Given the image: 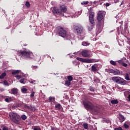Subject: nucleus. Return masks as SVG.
I'll list each match as a JSON object with an SVG mask.
<instances>
[{
    "instance_id": "bb28decb",
    "label": "nucleus",
    "mask_w": 130,
    "mask_h": 130,
    "mask_svg": "<svg viewBox=\"0 0 130 130\" xmlns=\"http://www.w3.org/2000/svg\"><path fill=\"white\" fill-rule=\"evenodd\" d=\"M12 100V98H6L5 99V101L6 102H7V103H10V102H11Z\"/></svg>"
},
{
    "instance_id": "ea45409f",
    "label": "nucleus",
    "mask_w": 130,
    "mask_h": 130,
    "mask_svg": "<svg viewBox=\"0 0 130 130\" xmlns=\"http://www.w3.org/2000/svg\"><path fill=\"white\" fill-rule=\"evenodd\" d=\"M4 85H5V86H9V82H8L7 80H4Z\"/></svg>"
},
{
    "instance_id": "aec40b11",
    "label": "nucleus",
    "mask_w": 130,
    "mask_h": 130,
    "mask_svg": "<svg viewBox=\"0 0 130 130\" xmlns=\"http://www.w3.org/2000/svg\"><path fill=\"white\" fill-rule=\"evenodd\" d=\"M60 9H61V11L63 13H66V12L68 11V9H67L66 7H61Z\"/></svg>"
},
{
    "instance_id": "680f3d73",
    "label": "nucleus",
    "mask_w": 130,
    "mask_h": 130,
    "mask_svg": "<svg viewBox=\"0 0 130 130\" xmlns=\"http://www.w3.org/2000/svg\"><path fill=\"white\" fill-rule=\"evenodd\" d=\"M27 45H27V44H23L24 46H27Z\"/></svg>"
},
{
    "instance_id": "e433bc0d",
    "label": "nucleus",
    "mask_w": 130,
    "mask_h": 130,
    "mask_svg": "<svg viewBox=\"0 0 130 130\" xmlns=\"http://www.w3.org/2000/svg\"><path fill=\"white\" fill-rule=\"evenodd\" d=\"M25 6L27 7V8H30L31 5L30 4V3H29V2L26 1L25 3Z\"/></svg>"
},
{
    "instance_id": "864d4df0",
    "label": "nucleus",
    "mask_w": 130,
    "mask_h": 130,
    "mask_svg": "<svg viewBox=\"0 0 130 130\" xmlns=\"http://www.w3.org/2000/svg\"><path fill=\"white\" fill-rule=\"evenodd\" d=\"M127 98L128 99V101H130V92L129 93Z\"/></svg>"
},
{
    "instance_id": "b1692460",
    "label": "nucleus",
    "mask_w": 130,
    "mask_h": 130,
    "mask_svg": "<svg viewBox=\"0 0 130 130\" xmlns=\"http://www.w3.org/2000/svg\"><path fill=\"white\" fill-rule=\"evenodd\" d=\"M125 79L126 80V81H129V74H128V73H126L125 74Z\"/></svg>"
},
{
    "instance_id": "9d476101",
    "label": "nucleus",
    "mask_w": 130,
    "mask_h": 130,
    "mask_svg": "<svg viewBox=\"0 0 130 130\" xmlns=\"http://www.w3.org/2000/svg\"><path fill=\"white\" fill-rule=\"evenodd\" d=\"M104 17H103V13L101 12H99L97 14V20L98 21H99V22H101L102 20H103Z\"/></svg>"
},
{
    "instance_id": "2f4dec72",
    "label": "nucleus",
    "mask_w": 130,
    "mask_h": 130,
    "mask_svg": "<svg viewBox=\"0 0 130 130\" xmlns=\"http://www.w3.org/2000/svg\"><path fill=\"white\" fill-rule=\"evenodd\" d=\"M34 130H41V128L39 126H35L33 128Z\"/></svg>"
},
{
    "instance_id": "052dcab7",
    "label": "nucleus",
    "mask_w": 130,
    "mask_h": 130,
    "mask_svg": "<svg viewBox=\"0 0 130 130\" xmlns=\"http://www.w3.org/2000/svg\"><path fill=\"white\" fill-rule=\"evenodd\" d=\"M5 96H4V95H1V98H4Z\"/></svg>"
},
{
    "instance_id": "9b49d317",
    "label": "nucleus",
    "mask_w": 130,
    "mask_h": 130,
    "mask_svg": "<svg viewBox=\"0 0 130 130\" xmlns=\"http://www.w3.org/2000/svg\"><path fill=\"white\" fill-rule=\"evenodd\" d=\"M98 67V64H94L92 65L91 67V71L94 72H97V71H98V70L97 69Z\"/></svg>"
},
{
    "instance_id": "393cba45",
    "label": "nucleus",
    "mask_w": 130,
    "mask_h": 130,
    "mask_svg": "<svg viewBox=\"0 0 130 130\" xmlns=\"http://www.w3.org/2000/svg\"><path fill=\"white\" fill-rule=\"evenodd\" d=\"M118 101L117 100H113L111 101L112 104H118Z\"/></svg>"
},
{
    "instance_id": "20e7f679",
    "label": "nucleus",
    "mask_w": 130,
    "mask_h": 130,
    "mask_svg": "<svg viewBox=\"0 0 130 130\" xmlns=\"http://www.w3.org/2000/svg\"><path fill=\"white\" fill-rule=\"evenodd\" d=\"M57 32L59 35V36H60L63 38H66L67 39H71V36H69L68 38L67 37V31H66L63 27H58Z\"/></svg>"
},
{
    "instance_id": "4be33fe9",
    "label": "nucleus",
    "mask_w": 130,
    "mask_h": 130,
    "mask_svg": "<svg viewBox=\"0 0 130 130\" xmlns=\"http://www.w3.org/2000/svg\"><path fill=\"white\" fill-rule=\"evenodd\" d=\"M119 116H120V120H121L122 122L124 121V116H123V115H122L121 114H119Z\"/></svg>"
},
{
    "instance_id": "f8f14e48",
    "label": "nucleus",
    "mask_w": 130,
    "mask_h": 130,
    "mask_svg": "<svg viewBox=\"0 0 130 130\" xmlns=\"http://www.w3.org/2000/svg\"><path fill=\"white\" fill-rule=\"evenodd\" d=\"M55 108L57 109V110H61L62 109V106H61V105L60 104H56L55 105Z\"/></svg>"
},
{
    "instance_id": "8fccbe9b",
    "label": "nucleus",
    "mask_w": 130,
    "mask_h": 130,
    "mask_svg": "<svg viewBox=\"0 0 130 130\" xmlns=\"http://www.w3.org/2000/svg\"><path fill=\"white\" fill-rule=\"evenodd\" d=\"M51 130H56V129H57V128H56V127H53V126H51Z\"/></svg>"
},
{
    "instance_id": "1a4fd4ad",
    "label": "nucleus",
    "mask_w": 130,
    "mask_h": 130,
    "mask_svg": "<svg viewBox=\"0 0 130 130\" xmlns=\"http://www.w3.org/2000/svg\"><path fill=\"white\" fill-rule=\"evenodd\" d=\"M81 55H82L83 57H90V51L84 50L81 52Z\"/></svg>"
},
{
    "instance_id": "cd10ccee",
    "label": "nucleus",
    "mask_w": 130,
    "mask_h": 130,
    "mask_svg": "<svg viewBox=\"0 0 130 130\" xmlns=\"http://www.w3.org/2000/svg\"><path fill=\"white\" fill-rule=\"evenodd\" d=\"M82 126L84 127V129H88V123H83L82 124Z\"/></svg>"
},
{
    "instance_id": "2eb2a0df",
    "label": "nucleus",
    "mask_w": 130,
    "mask_h": 130,
    "mask_svg": "<svg viewBox=\"0 0 130 130\" xmlns=\"http://www.w3.org/2000/svg\"><path fill=\"white\" fill-rule=\"evenodd\" d=\"M86 62V63H91L93 62L92 59H83V62Z\"/></svg>"
},
{
    "instance_id": "3c124183",
    "label": "nucleus",
    "mask_w": 130,
    "mask_h": 130,
    "mask_svg": "<svg viewBox=\"0 0 130 130\" xmlns=\"http://www.w3.org/2000/svg\"><path fill=\"white\" fill-rule=\"evenodd\" d=\"M110 73H111V74H114V70H113V69H111L110 71H109Z\"/></svg>"
},
{
    "instance_id": "39448f33",
    "label": "nucleus",
    "mask_w": 130,
    "mask_h": 130,
    "mask_svg": "<svg viewBox=\"0 0 130 130\" xmlns=\"http://www.w3.org/2000/svg\"><path fill=\"white\" fill-rule=\"evenodd\" d=\"M73 28L75 33H76L77 35H81L84 31V28L81 25H74Z\"/></svg>"
},
{
    "instance_id": "e2e57ef3",
    "label": "nucleus",
    "mask_w": 130,
    "mask_h": 130,
    "mask_svg": "<svg viewBox=\"0 0 130 130\" xmlns=\"http://www.w3.org/2000/svg\"><path fill=\"white\" fill-rule=\"evenodd\" d=\"M0 130H2V129L0 128Z\"/></svg>"
},
{
    "instance_id": "a19ab883",
    "label": "nucleus",
    "mask_w": 130,
    "mask_h": 130,
    "mask_svg": "<svg viewBox=\"0 0 130 130\" xmlns=\"http://www.w3.org/2000/svg\"><path fill=\"white\" fill-rule=\"evenodd\" d=\"M123 126H124V128H126V129H127V128H128V127H129V126L128 125L126 124V123H125L123 124Z\"/></svg>"
},
{
    "instance_id": "13d9d810",
    "label": "nucleus",
    "mask_w": 130,
    "mask_h": 130,
    "mask_svg": "<svg viewBox=\"0 0 130 130\" xmlns=\"http://www.w3.org/2000/svg\"><path fill=\"white\" fill-rule=\"evenodd\" d=\"M12 108H17L16 106H12Z\"/></svg>"
},
{
    "instance_id": "5fc2aeb1",
    "label": "nucleus",
    "mask_w": 130,
    "mask_h": 130,
    "mask_svg": "<svg viewBox=\"0 0 130 130\" xmlns=\"http://www.w3.org/2000/svg\"><path fill=\"white\" fill-rule=\"evenodd\" d=\"M31 84H35V81L32 80L31 81Z\"/></svg>"
},
{
    "instance_id": "a211bd4d",
    "label": "nucleus",
    "mask_w": 130,
    "mask_h": 130,
    "mask_svg": "<svg viewBox=\"0 0 130 130\" xmlns=\"http://www.w3.org/2000/svg\"><path fill=\"white\" fill-rule=\"evenodd\" d=\"M114 75L115 76H119V75H120V71H119L118 70H114Z\"/></svg>"
},
{
    "instance_id": "c85d7f7f",
    "label": "nucleus",
    "mask_w": 130,
    "mask_h": 130,
    "mask_svg": "<svg viewBox=\"0 0 130 130\" xmlns=\"http://www.w3.org/2000/svg\"><path fill=\"white\" fill-rule=\"evenodd\" d=\"M65 85L66 86H71V81L69 80L65 81Z\"/></svg>"
},
{
    "instance_id": "c03bdc74",
    "label": "nucleus",
    "mask_w": 130,
    "mask_h": 130,
    "mask_svg": "<svg viewBox=\"0 0 130 130\" xmlns=\"http://www.w3.org/2000/svg\"><path fill=\"white\" fill-rule=\"evenodd\" d=\"M34 95H35V92L32 91L30 96V97L33 98L34 96Z\"/></svg>"
},
{
    "instance_id": "bf43d9fd",
    "label": "nucleus",
    "mask_w": 130,
    "mask_h": 130,
    "mask_svg": "<svg viewBox=\"0 0 130 130\" xmlns=\"http://www.w3.org/2000/svg\"><path fill=\"white\" fill-rule=\"evenodd\" d=\"M121 24H123V21H121Z\"/></svg>"
},
{
    "instance_id": "6e6d98bb",
    "label": "nucleus",
    "mask_w": 130,
    "mask_h": 130,
    "mask_svg": "<svg viewBox=\"0 0 130 130\" xmlns=\"http://www.w3.org/2000/svg\"><path fill=\"white\" fill-rule=\"evenodd\" d=\"M98 3V2H97V1H94L93 2V4H94V5H96V4H97Z\"/></svg>"
},
{
    "instance_id": "7ed1b4c3",
    "label": "nucleus",
    "mask_w": 130,
    "mask_h": 130,
    "mask_svg": "<svg viewBox=\"0 0 130 130\" xmlns=\"http://www.w3.org/2000/svg\"><path fill=\"white\" fill-rule=\"evenodd\" d=\"M94 15H95V13L94 12L89 13V22L90 24H91V25L90 26H88L89 31H92V30H93V28L94 27V26L96 25V22H95V20H94Z\"/></svg>"
},
{
    "instance_id": "a878e982",
    "label": "nucleus",
    "mask_w": 130,
    "mask_h": 130,
    "mask_svg": "<svg viewBox=\"0 0 130 130\" xmlns=\"http://www.w3.org/2000/svg\"><path fill=\"white\" fill-rule=\"evenodd\" d=\"M82 45H83V46H88L90 45V43H89L87 42H83L82 43Z\"/></svg>"
},
{
    "instance_id": "f3484780",
    "label": "nucleus",
    "mask_w": 130,
    "mask_h": 130,
    "mask_svg": "<svg viewBox=\"0 0 130 130\" xmlns=\"http://www.w3.org/2000/svg\"><path fill=\"white\" fill-rule=\"evenodd\" d=\"M24 108H26V109H28V110H31V111H33V110L32 109V106H28L26 104H25L24 105Z\"/></svg>"
},
{
    "instance_id": "c9c22d12",
    "label": "nucleus",
    "mask_w": 130,
    "mask_h": 130,
    "mask_svg": "<svg viewBox=\"0 0 130 130\" xmlns=\"http://www.w3.org/2000/svg\"><path fill=\"white\" fill-rule=\"evenodd\" d=\"M20 83L21 84H25L26 82L25 81V78L21 79L19 80Z\"/></svg>"
},
{
    "instance_id": "f257e3e1",
    "label": "nucleus",
    "mask_w": 130,
    "mask_h": 130,
    "mask_svg": "<svg viewBox=\"0 0 130 130\" xmlns=\"http://www.w3.org/2000/svg\"><path fill=\"white\" fill-rule=\"evenodd\" d=\"M9 117H10L11 120L13 121L16 124H20V121L21 120V117L17 113H10Z\"/></svg>"
},
{
    "instance_id": "f03ea898",
    "label": "nucleus",
    "mask_w": 130,
    "mask_h": 130,
    "mask_svg": "<svg viewBox=\"0 0 130 130\" xmlns=\"http://www.w3.org/2000/svg\"><path fill=\"white\" fill-rule=\"evenodd\" d=\"M112 81L123 86L127 84V81L120 77L114 76L112 78Z\"/></svg>"
},
{
    "instance_id": "79ce46f5",
    "label": "nucleus",
    "mask_w": 130,
    "mask_h": 130,
    "mask_svg": "<svg viewBox=\"0 0 130 130\" xmlns=\"http://www.w3.org/2000/svg\"><path fill=\"white\" fill-rule=\"evenodd\" d=\"M89 4V2L88 1H84L82 3H81V5H88Z\"/></svg>"
},
{
    "instance_id": "4468645a",
    "label": "nucleus",
    "mask_w": 130,
    "mask_h": 130,
    "mask_svg": "<svg viewBox=\"0 0 130 130\" xmlns=\"http://www.w3.org/2000/svg\"><path fill=\"white\" fill-rule=\"evenodd\" d=\"M11 91L13 95H17V94H18V89L16 88L11 89Z\"/></svg>"
},
{
    "instance_id": "0eeeda50",
    "label": "nucleus",
    "mask_w": 130,
    "mask_h": 130,
    "mask_svg": "<svg viewBox=\"0 0 130 130\" xmlns=\"http://www.w3.org/2000/svg\"><path fill=\"white\" fill-rule=\"evenodd\" d=\"M19 55H20V56H22L23 57H24L25 58H28L30 57V56L31 54H32V53L27 51H20L18 53Z\"/></svg>"
},
{
    "instance_id": "09e8293b",
    "label": "nucleus",
    "mask_w": 130,
    "mask_h": 130,
    "mask_svg": "<svg viewBox=\"0 0 130 130\" xmlns=\"http://www.w3.org/2000/svg\"><path fill=\"white\" fill-rule=\"evenodd\" d=\"M22 104H18L16 105V108L17 107H20V106H22Z\"/></svg>"
},
{
    "instance_id": "c756f323",
    "label": "nucleus",
    "mask_w": 130,
    "mask_h": 130,
    "mask_svg": "<svg viewBox=\"0 0 130 130\" xmlns=\"http://www.w3.org/2000/svg\"><path fill=\"white\" fill-rule=\"evenodd\" d=\"M89 90L91 91V92H95V88L92 86H89Z\"/></svg>"
},
{
    "instance_id": "6e6552de",
    "label": "nucleus",
    "mask_w": 130,
    "mask_h": 130,
    "mask_svg": "<svg viewBox=\"0 0 130 130\" xmlns=\"http://www.w3.org/2000/svg\"><path fill=\"white\" fill-rule=\"evenodd\" d=\"M119 64L121 66H122V67H124V68H126L127 67V64L125 63V62H127V60H126V58L123 57L121 60H119L117 61Z\"/></svg>"
},
{
    "instance_id": "a18cd8bd",
    "label": "nucleus",
    "mask_w": 130,
    "mask_h": 130,
    "mask_svg": "<svg viewBox=\"0 0 130 130\" xmlns=\"http://www.w3.org/2000/svg\"><path fill=\"white\" fill-rule=\"evenodd\" d=\"M114 129V130H123L122 129V128H121V127L120 126H119L118 127H117V128H115Z\"/></svg>"
},
{
    "instance_id": "423d86ee",
    "label": "nucleus",
    "mask_w": 130,
    "mask_h": 130,
    "mask_svg": "<svg viewBox=\"0 0 130 130\" xmlns=\"http://www.w3.org/2000/svg\"><path fill=\"white\" fill-rule=\"evenodd\" d=\"M83 104L87 110H89V109L90 110L94 109V105L89 101H84Z\"/></svg>"
},
{
    "instance_id": "6ab92c4d",
    "label": "nucleus",
    "mask_w": 130,
    "mask_h": 130,
    "mask_svg": "<svg viewBox=\"0 0 130 130\" xmlns=\"http://www.w3.org/2000/svg\"><path fill=\"white\" fill-rule=\"evenodd\" d=\"M6 76H7V73H6V72L3 73L0 76V79L2 80L3 79H4Z\"/></svg>"
},
{
    "instance_id": "f704fd0d",
    "label": "nucleus",
    "mask_w": 130,
    "mask_h": 130,
    "mask_svg": "<svg viewBox=\"0 0 130 130\" xmlns=\"http://www.w3.org/2000/svg\"><path fill=\"white\" fill-rule=\"evenodd\" d=\"M67 79L68 80V81L72 82V81H73V77H72V76H68L67 77Z\"/></svg>"
},
{
    "instance_id": "7c9ffc66",
    "label": "nucleus",
    "mask_w": 130,
    "mask_h": 130,
    "mask_svg": "<svg viewBox=\"0 0 130 130\" xmlns=\"http://www.w3.org/2000/svg\"><path fill=\"white\" fill-rule=\"evenodd\" d=\"M28 91V89H27V88H22L21 89V92L22 93H27V91Z\"/></svg>"
},
{
    "instance_id": "5701e85b",
    "label": "nucleus",
    "mask_w": 130,
    "mask_h": 130,
    "mask_svg": "<svg viewBox=\"0 0 130 130\" xmlns=\"http://www.w3.org/2000/svg\"><path fill=\"white\" fill-rule=\"evenodd\" d=\"M19 73H20V70H15L12 72V75H18V74H19Z\"/></svg>"
},
{
    "instance_id": "37998d69",
    "label": "nucleus",
    "mask_w": 130,
    "mask_h": 130,
    "mask_svg": "<svg viewBox=\"0 0 130 130\" xmlns=\"http://www.w3.org/2000/svg\"><path fill=\"white\" fill-rule=\"evenodd\" d=\"M15 78H16L17 80H20L22 78V76L21 75H17L15 76Z\"/></svg>"
},
{
    "instance_id": "de8ad7c7",
    "label": "nucleus",
    "mask_w": 130,
    "mask_h": 130,
    "mask_svg": "<svg viewBox=\"0 0 130 130\" xmlns=\"http://www.w3.org/2000/svg\"><path fill=\"white\" fill-rule=\"evenodd\" d=\"M3 130H9V127H8L7 126H4L3 128Z\"/></svg>"
},
{
    "instance_id": "4c0bfd02",
    "label": "nucleus",
    "mask_w": 130,
    "mask_h": 130,
    "mask_svg": "<svg viewBox=\"0 0 130 130\" xmlns=\"http://www.w3.org/2000/svg\"><path fill=\"white\" fill-rule=\"evenodd\" d=\"M101 25H102V23H101V21H98L96 24V27H101Z\"/></svg>"
},
{
    "instance_id": "49530a36",
    "label": "nucleus",
    "mask_w": 130,
    "mask_h": 130,
    "mask_svg": "<svg viewBox=\"0 0 130 130\" xmlns=\"http://www.w3.org/2000/svg\"><path fill=\"white\" fill-rule=\"evenodd\" d=\"M87 95H90V96H92V97H94V93L92 92H88Z\"/></svg>"
},
{
    "instance_id": "ddd939ff",
    "label": "nucleus",
    "mask_w": 130,
    "mask_h": 130,
    "mask_svg": "<svg viewBox=\"0 0 130 130\" xmlns=\"http://www.w3.org/2000/svg\"><path fill=\"white\" fill-rule=\"evenodd\" d=\"M102 31V27L101 26L96 27V35H98V34L101 33Z\"/></svg>"
},
{
    "instance_id": "4d7b16f0",
    "label": "nucleus",
    "mask_w": 130,
    "mask_h": 130,
    "mask_svg": "<svg viewBox=\"0 0 130 130\" xmlns=\"http://www.w3.org/2000/svg\"><path fill=\"white\" fill-rule=\"evenodd\" d=\"M38 68L37 66H33V69H37Z\"/></svg>"
},
{
    "instance_id": "58836bf2",
    "label": "nucleus",
    "mask_w": 130,
    "mask_h": 130,
    "mask_svg": "<svg viewBox=\"0 0 130 130\" xmlns=\"http://www.w3.org/2000/svg\"><path fill=\"white\" fill-rule=\"evenodd\" d=\"M77 59V60H79V61H82V62H83L84 61V58H81V57H77L76 58Z\"/></svg>"
},
{
    "instance_id": "dca6fc26",
    "label": "nucleus",
    "mask_w": 130,
    "mask_h": 130,
    "mask_svg": "<svg viewBox=\"0 0 130 130\" xmlns=\"http://www.w3.org/2000/svg\"><path fill=\"white\" fill-rule=\"evenodd\" d=\"M52 12L53 14H56V15H58L59 14V10H58V9L55 7L52 10Z\"/></svg>"
},
{
    "instance_id": "473e14b6",
    "label": "nucleus",
    "mask_w": 130,
    "mask_h": 130,
    "mask_svg": "<svg viewBox=\"0 0 130 130\" xmlns=\"http://www.w3.org/2000/svg\"><path fill=\"white\" fill-rule=\"evenodd\" d=\"M21 119H22V120H26V119L27 118V116L25 115H22L21 116Z\"/></svg>"
},
{
    "instance_id": "603ef678",
    "label": "nucleus",
    "mask_w": 130,
    "mask_h": 130,
    "mask_svg": "<svg viewBox=\"0 0 130 130\" xmlns=\"http://www.w3.org/2000/svg\"><path fill=\"white\" fill-rule=\"evenodd\" d=\"M110 5V4H109V3H106L105 5L106 7H109Z\"/></svg>"
},
{
    "instance_id": "412c9836",
    "label": "nucleus",
    "mask_w": 130,
    "mask_h": 130,
    "mask_svg": "<svg viewBox=\"0 0 130 130\" xmlns=\"http://www.w3.org/2000/svg\"><path fill=\"white\" fill-rule=\"evenodd\" d=\"M49 102H51V103L52 102H54V101H55V98L52 96H50L49 98Z\"/></svg>"
},
{
    "instance_id": "72a5a7b5",
    "label": "nucleus",
    "mask_w": 130,
    "mask_h": 130,
    "mask_svg": "<svg viewBox=\"0 0 130 130\" xmlns=\"http://www.w3.org/2000/svg\"><path fill=\"white\" fill-rule=\"evenodd\" d=\"M110 63H111V64H112V66H116V62L112 60L110 61Z\"/></svg>"
}]
</instances>
